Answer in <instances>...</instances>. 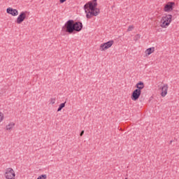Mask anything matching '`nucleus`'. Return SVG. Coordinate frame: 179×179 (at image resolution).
Segmentation results:
<instances>
[{"instance_id": "nucleus-1", "label": "nucleus", "mask_w": 179, "mask_h": 179, "mask_svg": "<svg viewBox=\"0 0 179 179\" xmlns=\"http://www.w3.org/2000/svg\"><path fill=\"white\" fill-rule=\"evenodd\" d=\"M83 9L87 19H92V17L97 16L100 13V9L97 8V0H92L86 3Z\"/></svg>"}, {"instance_id": "nucleus-2", "label": "nucleus", "mask_w": 179, "mask_h": 179, "mask_svg": "<svg viewBox=\"0 0 179 179\" xmlns=\"http://www.w3.org/2000/svg\"><path fill=\"white\" fill-rule=\"evenodd\" d=\"M82 29H83L82 22H75L72 20L67 21L63 27V29L69 34H72L74 31H80Z\"/></svg>"}, {"instance_id": "nucleus-3", "label": "nucleus", "mask_w": 179, "mask_h": 179, "mask_svg": "<svg viewBox=\"0 0 179 179\" xmlns=\"http://www.w3.org/2000/svg\"><path fill=\"white\" fill-rule=\"evenodd\" d=\"M173 22V15L171 14H164L159 20V27L161 29H167Z\"/></svg>"}, {"instance_id": "nucleus-4", "label": "nucleus", "mask_w": 179, "mask_h": 179, "mask_svg": "<svg viewBox=\"0 0 179 179\" xmlns=\"http://www.w3.org/2000/svg\"><path fill=\"white\" fill-rule=\"evenodd\" d=\"M3 177L5 179H16V171L12 167L5 169Z\"/></svg>"}, {"instance_id": "nucleus-5", "label": "nucleus", "mask_w": 179, "mask_h": 179, "mask_svg": "<svg viewBox=\"0 0 179 179\" xmlns=\"http://www.w3.org/2000/svg\"><path fill=\"white\" fill-rule=\"evenodd\" d=\"M158 90L161 92L162 97H166L169 92V84L160 83L158 84Z\"/></svg>"}, {"instance_id": "nucleus-6", "label": "nucleus", "mask_w": 179, "mask_h": 179, "mask_svg": "<svg viewBox=\"0 0 179 179\" xmlns=\"http://www.w3.org/2000/svg\"><path fill=\"white\" fill-rule=\"evenodd\" d=\"M113 45H114L113 40L102 43L99 45V51H101L102 52H103L104 51H107V50H110V48H111Z\"/></svg>"}, {"instance_id": "nucleus-7", "label": "nucleus", "mask_w": 179, "mask_h": 179, "mask_svg": "<svg viewBox=\"0 0 179 179\" xmlns=\"http://www.w3.org/2000/svg\"><path fill=\"white\" fill-rule=\"evenodd\" d=\"M174 8H176V3L173 1H169L164 4L163 10L166 13H171V12H173V10H174Z\"/></svg>"}, {"instance_id": "nucleus-8", "label": "nucleus", "mask_w": 179, "mask_h": 179, "mask_svg": "<svg viewBox=\"0 0 179 179\" xmlns=\"http://www.w3.org/2000/svg\"><path fill=\"white\" fill-rule=\"evenodd\" d=\"M27 19V11H21L15 20L16 24H22Z\"/></svg>"}, {"instance_id": "nucleus-9", "label": "nucleus", "mask_w": 179, "mask_h": 179, "mask_svg": "<svg viewBox=\"0 0 179 179\" xmlns=\"http://www.w3.org/2000/svg\"><path fill=\"white\" fill-rule=\"evenodd\" d=\"M141 94H142V92L138 90H135L132 92L131 95V99L133 101H138L139 100V97H141Z\"/></svg>"}, {"instance_id": "nucleus-10", "label": "nucleus", "mask_w": 179, "mask_h": 179, "mask_svg": "<svg viewBox=\"0 0 179 179\" xmlns=\"http://www.w3.org/2000/svg\"><path fill=\"white\" fill-rule=\"evenodd\" d=\"M6 13L10 16H13V17H16V16L19 15V10L16 8L8 7L6 8Z\"/></svg>"}, {"instance_id": "nucleus-11", "label": "nucleus", "mask_w": 179, "mask_h": 179, "mask_svg": "<svg viewBox=\"0 0 179 179\" xmlns=\"http://www.w3.org/2000/svg\"><path fill=\"white\" fill-rule=\"evenodd\" d=\"M155 51H156V48L155 47L148 48L145 50L144 55L145 57H149L152 55V54H154Z\"/></svg>"}, {"instance_id": "nucleus-12", "label": "nucleus", "mask_w": 179, "mask_h": 179, "mask_svg": "<svg viewBox=\"0 0 179 179\" xmlns=\"http://www.w3.org/2000/svg\"><path fill=\"white\" fill-rule=\"evenodd\" d=\"M136 90L142 92V90L145 89V83H143V82L142 81H140L136 84Z\"/></svg>"}, {"instance_id": "nucleus-13", "label": "nucleus", "mask_w": 179, "mask_h": 179, "mask_svg": "<svg viewBox=\"0 0 179 179\" xmlns=\"http://www.w3.org/2000/svg\"><path fill=\"white\" fill-rule=\"evenodd\" d=\"M15 127V123L10 122L6 126V131H12Z\"/></svg>"}, {"instance_id": "nucleus-14", "label": "nucleus", "mask_w": 179, "mask_h": 179, "mask_svg": "<svg viewBox=\"0 0 179 179\" xmlns=\"http://www.w3.org/2000/svg\"><path fill=\"white\" fill-rule=\"evenodd\" d=\"M65 104H66V102L60 103L59 106V108H57V112L59 113V111H62V108L65 107Z\"/></svg>"}, {"instance_id": "nucleus-15", "label": "nucleus", "mask_w": 179, "mask_h": 179, "mask_svg": "<svg viewBox=\"0 0 179 179\" xmlns=\"http://www.w3.org/2000/svg\"><path fill=\"white\" fill-rule=\"evenodd\" d=\"M56 101H57L56 98H50L49 100V104H50V106H53V104H55Z\"/></svg>"}, {"instance_id": "nucleus-16", "label": "nucleus", "mask_w": 179, "mask_h": 179, "mask_svg": "<svg viewBox=\"0 0 179 179\" xmlns=\"http://www.w3.org/2000/svg\"><path fill=\"white\" fill-rule=\"evenodd\" d=\"M47 178H48L47 174H41V175H39L36 179H47Z\"/></svg>"}, {"instance_id": "nucleus-17", "label": "nucleus", "mask_w": 179, "mask_h": 179, "mask_svg": "<svg viewBox=\"0 0 179 179\" xmlns=\"http://www.w3.org/2000/svg\"><path fill=\"white\" fill-rule=\"evenodd\" d=\"M3 120H5V114H3L2 112H0V124L2 122V121H3Z\"/></svg>"}, {"instance_id": "nucleus-18", "label": "nucleus", "mask_w": 179, "mask_h": 179, "mask_svg": "<svg viewBox=\"0 0 179 179\" xmlns=\"http://www.w3.org/2000/svg\"><path fill=\"white\" fill-rule=\"evenodd\" d=\"M135 29L134 25H129L127 28V31H132Z\"/></svg>"}, {"instance_id": "nucleus-19", "label": "nucleus", "mask_w": 179, "mask_h": 179, "mask_svg": "<svg viewBox=\"0 0 179 179\" xmlns=\"http://www.w3.org/2000/svg\"><path fill=\"white\" fill-rule=\"evenodd\" d=\"M135 38H136V40H138V38H141V34H136Z\"/></svg>"}, {"instance_id": "nucleus-20", "label": "nucleus", "mask_w": 179, "mask_h": 179, "mask_svg": "<svg viewBox=\"0 0 179 179\" xmlns=\"http://www.w3.org/2000/svg\"><path fill=\"white\" fill-rule=\"evenodd\" d=\"M59 2L61 3H64V2H66V0H59Z\"/></svg>"}, {"instance_id": "nucleus-21", "label": "nucleus", "mask_w": 179, "mask_h": 179, "mask_svg": "<svg viewBox=\"0 0 179 179\" xmlns=\"http://www.w3.org/2000/svg\"><path fill=\"white\" fill-rule=\"evenodd\" d=\"M83 134H85V131H82L81 133H80V136H83Z\"/></svg>"}, {"instance_id": "nucleus-22", "label": "nucleus", "mask_w": 179, "mask_h": 179, "mask_svg": "<svg viewBox=\"0 0 179 179\" xmlns=\"http://www.w3.org/2000/svg\"><path fill=\"white\" fill-rule=\"evenodd\" d=\"M126 179H128V178H126Z\"/></svg>"}]
</instances>
